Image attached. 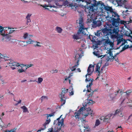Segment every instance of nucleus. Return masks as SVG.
Returning a JSON list of instances; mask_svg holds the SVG:
<instances>
[{
  "instance_id": "nucleus-1",
  "label": "nucleus",
  "mask_w": 132,
  "mask_h": 132,
  "mask_svg": "<svg viewBox=\"0 0 132 132\" xmlns=\"http://www.w3.org/2000/svg\"><path fill=\"white\" fill-rule=\"evenodd\" d=\"M119 17V16L118 17L113 16L110 18L112 25L114 27H116V28L112 27L108 29L104 28L102 29L101 31H97L95 34V35L100 37L111 36L112 38H117L118 35L119 31L118 26L120 25V19L118 18Z\"/></svg>"
},
{
  "instance_id": "nucleus-2",
  "label": "nucleus",
  "mask_w": 132,
  "mask_h": 132,
  "mask_svg": "<svg viewBox=\"0 0 132 132\" xmlns=\"http://www.w3.org/2000/svg\"><path fill=\"white\" fill-rule=\"evenodd\" d=\"M77 23H78L79 24V27L77 33L73 36V38L79 43L80 42L81 40H80V41H78V40L82 38L81 34L83 35H86V32L87 31V28H85L82 18L80 17L79 18V20L77 21Z\"/></svg>"
},
{
  "instance_id": "nucleus-3",
  "label": "nucleus",
  "mask_w": 132,
  "mask_h": 132,
  "mask_svg": "<svg viewBox=\"0 0 132 132\" xmlns=\"http://www.w3.org/2000/svg\"><path fill=\"white\" fill-rule=\"evenodd\" d=\"M61 115L60 117L58 118L56 120H54V124L56 125V126L53 129V128H49L47 132H59L61 130L62 126L64 125V120L63 119L60 120Z\"/></svg>"
},
{
  "instance_id": "nucleus-4",
  "label": "nucleus",
  "mask_w": 132,
  "mask_h": 132,
  "mask_svg": "<svg viewBox=\"0 0 132 132\" xmlns=\"http://www.w3.org/2000/svg\"><path fill=\"white\" fill-rule=\"evenodd\" d=\"M68 89L65 88L62 89V92L59 96L61 99L60 101L62 104L61 106L64 104L65 103L66 99V96H65V94L68 92Z\"/></svg>"
},
{
  "instance_id": "nucleus-5",
  "label": "nucleus",
  "mask_w": 132,
  "mask_h": 132,
  "mask_svg": "<svg viewBox=\"0 0 132 132\" xmlns=\"http://www.w3.org/2000/svg\"><path fill=\"white\" fill-rule=\"evenodd\" d=\"M84 109L86 111V112L85 114H84V115L85 117H87L88 115H90L91 116H93L94 115V114L93 113V110H91L90 108L88 107V108L85 109L84 107H81V108L78 111V113L81 114V112H83Z\"/></svg>"
},
{
  "instance_id": "nucleus-6",
  "label": "nucleus",
  "mask_w": 132,
  "mask_h": 132,
  "mask_svg": "<svg viewBox=\"0 0 132 132\" xmlns=\"http://www.w3.org/2000/svg\"><path fill=\"white\" fill-rule=\"evenodd\" d=\"M81 54H76L75 56V61L76 62L77 64H75L74 66H73L72 67L70 68V69H71V71H75L76 68H77L79 64V61L80 60L81 57Z\"/></svg>"
},
{
  "instance_id": "nucleus-7",
  "label": "nucleus",
  "mask_w": 132,
  "mask_h": 132,
  "mask_svg": "<svg viewBox=\"0 0 132 132\" xmlns=\"http://www.w3.org/2000/svg\"><path fill=\"white\" fill-rule=\"evenodd\" d=\"M32 36L31 35H29L27 33H26L24 34L23 38L24 39L27 40L26 42L27 44H33L34 41L32 40L30 38Z\"/></svg>"
},
{
  "instance_id": "nucleus-8",
  "label": "nucleus",
  "mask_w": 132,
  "mask_h": 132,
  "mask_svg": "<svg viewBox=\"0 0 132 132\" xmlns=\"http://www.w3.org/2000/svg\"><path fill=\"white\" fill-rule=\"evenodd\" d=\"M101 63H98L96 65L95 68V71L97 73H102L103 72V70L104 67H102L100 70V67L101 66Z\"/></svg>"
},
{
  "instance_id": "nucleus-9",
  "label": "nucleus",
  "mask_w": 132,
  "mask_h": 132,
  "mask_svg": "<svg viewBox=\"0 0 132 132\" xmlns=\"http://www.w3.org/2000/svg\"><path fill=\"white\" fill-rule=\"evenodd\" d=\"M104 44L105 46H107L108 45H109L110 47L111 48L113 47L114 46L113 42H112L109 39H104Z\"/></svg>"
},
{
  "instance_id": "nucleus-10",
  "label": "nucleus",
  "mask_w": 132,
  "mask_h": 132,
  "mask_svg": "<svg viewBox=\"0 0 132 132\" xmlns=\"http://www.w3.org/2000/svg\"><path fill=\"white\" fill-rule=\"evenodd\" d=\"M94 67V66L92 64H90L89 65L87 70V72L88 73L86 75V78H87V75H91L93 71Z\"/></svg>"
},
{
  "instance_id": "nucleus-11",
  "label": "nucleus",
  "mask_w": 132,
  "mask_h": 132,
  "mask_svg": "<svg viewBox=\"0 0 132 132\" xmlns=\"http://www.w3.org/2000/svg\"><path fill=\"white\" fill-rule=\"evenodd\" d=\"M90 81V82L89 83V85H87L86 87L87 88H88V87H90V89L89 90L88 89L87 90V92H90L91 91V86L93 84L92 83L93 79H92L89 78L88 79L87 78H86L85 79V81L86 82H87V81Z\"/></svg>"
},
{
  "instance_id": "nucleus-12",
  "label": "nucleus",
  "mask_w": 132,
  "mask_h": 132,
  "mask_svg": "<svg viewBox=\"0 0 132 132\" xmlns=\"http://www.w3.org/2000/svg\"><path fill=\"white\" fill-rule=\"evenodd\" d=\"M9 66L12 70H14L16 69H18V68L19 67H21V66L20 65V64L19 63L15 62L13 63H11L10 65H9Z\"/></svg>"
},
{
  "instance_id": "nucleus-13",
  "label": "nucleus",
  "mask_w": 132,
  "mask_h": 132,
  "mask_svg": "<svg viewBox=\"0 0 132 132\" xmlns=\"http://www.w3.org/2000/svg\"><path fill=\"white\" fill-rule=\"evenodd\" d=\"M108 54H109V56H108L106 59L107 61H110L112 62L114 59V56H113L112 52L111 51H109L108 52Z\"/></svg>"
},
{
  "instance_id": "nucleus-14",
  "label": "nucleus",
  "mask_w": 132,
  "mask_h": 132,
  "mask_svg": "<svg viewBox=\"0 0 132 132\" xmlns=\"http://www.w3.org/2000/svg\"><path fill=\"white\" fill-rule=\"evenodd\" d=\"M14 28H11L9 27H6L5 29V33H8V34H11L13 32H14V31H15V30H10V29H13Z\"/></svg>"
},
{
  "instance_id": "nucleus-15",
  "label": "nucleus",
  "mask_w": 132,
  "mask_h": 132,
  "mask_svg": "<svg viewBox=\"0 0 132 132\" xmlns=\"http://www.w3.org/2000/svg\"><path fill=\"white\" fill-rule=\"evenodd\" d=\"M118 4V6H121L122 5H124L126 0H115Z\"/></svg>"
},
{
  "instance_id": "nucleus-16",
  "label": "nucleus",
  "mask_w": 132,
  "mask_h": 132,
  "mask_svg": "<svg viewBox=\"0 0 132 132\" xmlns=\"http://www.w3.org/2000/svg\"><path fill=\"white\" fill-rule=\"evenodd\" d=\"M78 5L76 3H71L69 5V7H71L72 9L74 10H77V7H78Z\"/></svg>"
},
{
  "instance_id": "nucleus-17",
  "label": "nucleus",
  "mask_w": 132,
  "mask_h": 132,
  "mask_svg": "<svg viewBox=\"0 0 132 132\" xmlns=\"http://www.w3.org/2000/svg\"><path fill=\"white\" fill-rule=\"evenodd\" d=\"M93 23L95 27H99L102 24V22L100 20H97L96 21H94Z\"/></svg>"
},
{
  "instance_id": "nucleus-18",
  "label": "nucleus",
  "mask_w": 132,
  "mask_h": 132,
  "mask_svg": "<svg viewBox=\"0 0 132 132\" xmlns=\"http://www.w3.org/2000/svg\"><path fill=\"white\" fill-rule=\"evenodd\" d=\"M63 4L64 6H69L70 3V0H62Z\"/></svg>"
},
{
  "instance_id": "nucleus-19",
  "label": "nucleus",
  "mask_w": 132,
  "mask_h": 132,
  "mask_svg": "<svg viewBox=\"0 0 132 132\" xmlns=\"http://www.w3.org/2000/svg\"><path fill=\"white\" fill-rule=\"evenodd\" d=\"M47 118L46 119V121L45 122V123L43 124V126H44L45 128H46V125L47 124H49L51 121L50 117H49V116H47Z\"/></svg>"
},
{
  "instance_id": "nucleus-20",
  "label": "nucleus",
  "mask_w": 132,
  "mask_h": 132,
  "mask_svg": "<svg viewBox=\"0 0 132 132\" xmlns=\"http://www.w3.org/2000/svg\"><path fill=\"white\" fill-rule=\"evenodd\" d=\"M93 54L97 56L98 57H100L102 56V55H100L99 54V52L98 50H96L93 52Z\"/></svg>"
},
{
  "instance_id": "nucleus-21",
  "label": "nucleus",
  "mask_w": 132,
  "mask_h": 132,
  "mask_svg": "<svg viewBox=\"0 0 132 132\" xmlns=\"http://www.w3.org/2000/svg\"><path fill=\"white\" fill-rule=\"evenodd\" d=\"M102 118L103 119V121L105 122H108V121L110 119V117L109 115H107L105 117H103L101 118V120H102Z\"/></svg>"
},
{
  "instance_id": "nucleus-22",
  "label": "nucleus",
  "mask_w": 132,
  "mask_h": 132,
  "mask_svg": "<svg viewBox=\"0 0 132 132\" xmlns=\"http://www.w3.org/2000/svg\"><path fill=\"white\" fill-rule=\"evenodd\" d=\"M5 32L3 33V35H2L3 36L4 38L5 39H10L11 36L9 35V34L8 33H5Z\"/></svg>"
},
{
  "instance_id": "nucleus-23",
  "label": "nucleus",
  "mask_w": 132,
  "mask_h": 132,
  "mask_svg": "<svg viewBox=\"0 0 132 132\" xmlns=\"http://www.w3.org/2000/svg\"><path fill=\"white\" fill-rule=\"evenodd\" d=\"M115 115L117 114L118 116H123L122 112L120 109L116 110L115 112Z\"/></svg>"
},
{
  "instance_id": "nucleus-24",
  "label": "nucleus",
  "mask_w": 132,
  "mask_h": 132,
  "mask_svg": "<svg viewBox=\"0 0 132 132\" xmlns=\"http://www.w3.org/2000/svg\"><path fill=\"white\" fill-rule=\"evenodd\" d=\"M88 38L92 42H94L95 41V37L92 35H89Z\"/></svg>"
},
{
  "instance_id": "nucleus-25",
  "label": "nucleus",
  "mask_w": 132,
  "mask_h": 132,
  "mask_svg": "<svg viewBox=\"0 0 132 132\" xmlns=\"http://www.w3.org/2000/svg\"><path fill=\"white\" fill-rule=\"evenodd\" d=\"M88 101L87 104L88 105H91L93 104L94 103H95L94 102H93V100L90 99H89V97H88L87 98Z\"/></svg>"
},
{
  "instance_id": "nucleus-26",
  "label": "nucleus",
  "mask_w": 132,
  "mask_h": 132,
  "mask_svg": "<svg viewBox=\"0 0 132 132\" xmlns=\"http://www.w3.org/2000/svg\"><path fill=\"white\" fill-rule=\"evenodd\" d=\"M21 108L22 109H23V112H29V111L28 110V109L26 107V106H23L22 107H21Z\"/></svg>"
},
{
  "instance_id": "nucleus-27",
  "label": "nucleus",
  "mask_w": 132,
  "mask_h": 132,
  "mask_svg": "<svg viewBox=\"0 0 132 132\" xmlns=\"http://www.w3.org/2000/svg\"><path fill=\"white\" fill-rule=\"evenodd\" d=\"M55 29L57 32L59 33H61L62 31V29L59 27H57Z\"/></svg>"
},
{
  "instance_id": "nucleus-28",
  "label": "nucleus",
  "mask_w": 132,
  "mask_h": 132,
  "mask_svg": "<svg viewBox=\"0 0 132 132\" xmlns=\"http://www.w3.org/2000/svg\"><path fill=\"white\" fill-rule=\"evenodd\" d=\"M4 28L1 26H0V34L1 35H3V33L5 32V30Z\"/></svg>"
},
{
  "instance_id": "nucleus-29",
  "label": "nucleus",
  "mask_w": 132,
  "mask_h": 132,
  "mask_svg": "<svg viewBox=\"0 0 132 132\" xmlns=\"http://www.w3.org/2000/svg\"><path fill=\"white\" fill-rule=\"evenodd\" d=\"M129 47V45H125L124 47L122 48V50L120 51V52H121L123 51L126 49L128 48Z\"/></svg>"
},
{
  "instance_id": "nucleus-30",
  "label": "nucleus",
  "mask_w": 132,
  "mask_h": 132,
  "mask_svg": "<svg viewBox=\"0 0 132 132\" xmlns=\"http://www.w3.org/2000/svg\"><path fill=\"white\" fill-rule=\"evenodd\" d=\"M82 125L85 127V126H88V121H86V120H84L82 121Z\"/></svg>"
},
{
  "instance_id": "nucleus-31",
  "label": "nucleus",
  "mask_w": 132,
  "mask_h": 132,
  "mask_svg": "<svg viewBox=\"0 0 132 132\" xmlns=\"http://www.w3.org/2000/svg\"><path fill=\"white\" fill-rule=\"evenodd\" d=\"M85 131H86L87 132H90V129L89 127V126H85Z\"/></svg>"
},
{
  "instance_id": "nucleus-32",
  "label": "nucleus",
  "mask_w": 132,
  "mask_h": 132,
  "mask_svg": "<svg viewBox=\"0 0 132 132\" xmlns=\"http://www.w3.org/2000/svg\"><path fill=\"white\" fill-rule=\"evenodd\" d=\"M43 81V79L40 77H39L38 78V81L37 82L38 84H40Z\"/></svg>"
},
{
  "instance_id": "nucleus-33",
  "label": "nucleus",
  "mask_w": 132,
  "mask_h": 132,
  "mask_svg": "<svg viewBox=\"0 0 132 132\" xmlns=\"http://www.w3.org/2000/svg\"><path fill=\"white\" fill-rule=\"evenodd\" d=\"M41 99L42 102L43 100H44L45 99L46 100L48 99V97L47 96H42L41 97Z\"/></svg>"
},
{
  "instance_id": "nucleus-34",
  "label": "nucleus",
  "mask_w": 132,
  "mask_h": 132,
  "mask_svg": "<svg viewBox=\"0 0 132 132\" xmlns=\"http://www.w3.org/2000/svg\"><path fill=\"white\" fill-rule=\"evenodd\" d=\"M80 130L81 132H84L85 131V127L84 126H82L80 128Z\"/></svg>"
},
{
  "instance_id": "nucleus-35",
  "label": "nucleus",
  "mask_w": 132,
  "mask_h": 132,
  "mask_svg": "<svg viewBox=\"0 0 132 132\" xmlns=\"http://www.w3.org/2000/svg\"><path fill=\"white\" fill-rule=\"evenodd\" d=\"M120 23V24H125L126 23V22L125 21L123 20H121L120 19V21H119Z\"/></svg>"
},
{
  "instance_id": "nucleus-36",
  "label": "nucleus",
  "mask_w": 132,
  "mask_h": 132,
  "mask_svg": "<svg viewBox=\"0 0 132 132\" xmlns=\"http://www.w3.org/2000/svg\"><path fill=\"white\" fill-rule=\"evenodd\" d=\"M100 124V121L98 119L96 120V122L95 123V126H98Z\"/></svg>"
},
{
  "instance_id": "nucleus-37",
  "label": "nucleus",
  "mask_w": 132,
  "mask_h": 132,
  "mask_svg": "<svg viewBox=\"0 0 132 132\" xmlns=\"http://www.w3.org/2000/svg\"><path fill=\"white\" fill-rule=\"evenodd\" d=\"M132 92V90H128L126 92V93L128 95H129L130 94V93Z\"/></svg>"
},
{
  "instance_id": "nucleus-38",
  "label": "nucleus",
  "mask_w": 132,
  "mask_h": 132,
  "mask_svg": "<svg viewBox=\"0 0 132 132\" xmlns=\"http://www.w3.org/2000/svg\"><path fill=\"white\" fill-rule=\"evenodd\" d=\"M58 70L57 69L55 70H52L50 71V72L53 73H57L58 72Z\"/></svg>"
},
{
  "instance_id": "nucleus-39",
  "label": "nucleus",
  "mask_w": 132,
  "mask_h": 132,
  "mask_svg": "<svg viewBox=\"0 0 132 132\" xmlns=\"http://www.w3.org/2000/svg\"><path fill=\"white\" fill-rule=\"evenodd\" d=\"M25 71V70H23L22 69V67H21V69H18V71L19 73H21L23 72H24Z\"/></svg>"
},
{
  "instance_id": "nucleus-40",
  "label": "nucleus",
  "mask_w": 132,
  "mask_h": 132,
  "mask_svg": "<svg viewBox=\"0 0 132 132\" xmlns=\"http://www.w3.org/2000/svg\"><path fill=\"white\" fill-rule=\"evenodd\" d=\"M122 42V39H118L117 40V45H118L121 42Z\"/></svg>"
},
{
  "instance_id": "nucleus-41",
  "label": "nucleus",
  "mask_w": 132,
  "mask_h": 132,
  "mask_svg": "<svg viewBox=\"0 0 132 132\" xmlns=\"http://www.w3.org/2000/svg\"><path fill=\"white\" fill-rule=\"evenodd\" d=\"M80 114L77 112V114L75 115V117L76 118H79V115Z\"/></svg>"
},
{
  "instance_id": "nucleus-42",
  "label": "nucleus",
  "mask_w": 132,
  "mask_h": 132,
  "mask_svg": "<svg viewBox=\"0 0 132 132\" xmlns=\"http://www.w3.org/2000/svg\"><path fill=\"white\" fill-rule=\"evenodd\" d=\"M31 14H28L26 16V18L27 19H30V17L31 16Z\"/></svg>"
},
{
  "instance_id": "nucleus-43",
  "label": "nucleus",
  "mask_w": 132,
  "mask_h": 132,
  "mask_svg": "<svg viewBox=\"0 0 132 132\" xmlns=\"http://www.w3.org/2000/svg\"><path fill=\"white\" fill-rule=\"evenodd\" d=\"M54 113H53L51 114H46L47 116H49V117H50L53 116L54 115Z\"/></svg>"
},
{
  "instance_id": "nucleus-44",
  "label": "nucleus",
  "mask_w": 132,
  "mask_h": 132,
  "mask_svg": "<svg viewBox=\"0 0 132 132\" xmlns=\"http://www.w3.org/2000/svg\"><path fill=\"white\" fill-rule=\"evenodd\" d=\"M45 129V128H41L40 129L38 130L37 131V132H41V131L44 130Z\"/></svg>"
},
{
  "instance_id": "nucleus-45",
  "label": "nucleus",
  "mask_w": 132,
  "mask_h": 132,
  "mask_svg": "<svg viewBox=\"0 0 132 132\" xmlns=\"http://www.w3.org/2000/svg\"><path fill=\"white\" fill-rule=\"evenodd\" d=\"M9 61H10L9 62V65H10L11 63L12 64L13 63L15 62L14 61L12 60H9Z\"/></svg>"
},
{
  "instance_id": "nucleus-46",
  "label": "nucleus",
  "mask_w": 132,
  "mask_h": 132,
  "mask_svg": "<svg viewBox=\"0 0 132 132\" xmlns=\"http://www.w3.org/2000/svg\"><path fill=\"white\" fill-rule=\"evenodd\" d=\"M4 59L6 60H9V58L6 56H5Z\"/></svg>"
},
{
  "instance_id": "nucleus-47",
  "label": "nucleus",
  "mask_w": 132,
  "mask_h": 132,
  "mask_svg": "<svg viewBox=\"0 0 132 132\" xmlns=\"http://www.w3.org/2000/svg\"><path fill=\"white\" fill-rule=\"evenodd\" d=\"M94 92V91L92 92L90 94L88 95V97L89 98L90 97H91L93 95V93Z\"/></svg>"
},
{
  "instance_id": "nucleus-48",
  "label": "nucleus",
  "mask_w": 132,
  "mask_h": 132,
  "mask_svg": "<svg viewBox=\"0 0 132 132\" xmlns=\"http://www.w3.org/2000/svg\"><path fill=\"white\" fill-rule=\"evenodd\" d=\"M40 6H42V7H45V9H47V10H48V8L45 7H48V6L47 5H46V6H44V5H40Z\"/></svg>"
},
{
  "instance_id": "nucleus-49",
  "label": "nucleus",
  "mask_w": 132,
  "mask_h": 132,
  "mask_svg": "<svg viewBox=\"0 0 132 132\" xmlns=\"http://www.w3.org/2000/svg\"><path fill=\"white\" fill-rule=\"evenodd\" d=\"M122 99L121 98H120V100L121 101V104H122L123 103V102H124V101L125 100V98H123L122 100H121Z\"/></svg>"
},
{
  "instance_id": "nucleus-50",
  "label": "nucleus",
  "mask_w": 132,
  "mask_h": 132,
  "mask_svg": "<svg viewBox=\"0 0 132 132\" xmlns=\"http://www.w3.org/2000/svg\"><path fill=\"white\" fill-rule=\"evenodd\" d=\"M120 93H122V91L121 90H119L116 93V95H117V94H118V93H119V92Z\"/></svg>"
},
{
  "instance_id": "nucleus-51",
  "label": "nucleus",
  "mask_w": 132,
  "mask_h": 132,
  "mask_svg": "<svg viewBox=\"0 0 132 132\" xmlns=\"http://www.w3.org/2000/svg\"><path fill=\"white\" fill-rule=\"evenodd\" d=\"M31 22V20L30 19H27V25L28 24V22Z\"/></svg>"
},
{
  "instance_id": "nucleus-52",
  "label": "nucleus",
  "mask_w": 132,
  "mask_h": 132,
  "mask_svg": "<svg viewBox=\"0 0 132 132\" xmlns=\"http://www.w3.org/2000/svg\"><path fill=\"white\" fill-rule=\"evenodd\" d=\"M33 66V64H29V65H27V67L28 68H29L30 67H31L32 66Z\"/></svg>"
},
{
  "instance_id": "nucleus-53",
  "label": "nucleus",
  "mask_w": 132,
  "mask_h": 132,
  "mask_svg": "<svg viewBox=\"0 0 132 132\" xmlns=\"http://www.w3.org/2000/svg\"><path fill=\"white\" fill-rule=\"evenodd\" d=\"M0 54V59H1V58H2V59L3 58V59H4L5 56H4L3 55H1V54Z\"/></svg>"
},
{
  "instance_id": "nucleus-54",
  "label": "nucleus",
  "mask_w": 132,
  "mask_h": 132,
  "mask_svg": "<svg viewBox=\"0 0 132 132\" xmlns=\"http://www.w3.org/2000/svg\"><path fill=\"white\" fill-rule=\"evenodd\" d=\"M34 46L35 47H36L37 46V47H40L41 46V45H40L37 44H36V45H34Z\"/></svg>"
},
{
  "instance_id": "nucleus-55",
  "label": "nucleus",
  "mask_w": 132,
  "mask_h": 132,
  "mask_svg": "<svg viewBox=\"0 0 132 132\" xmlns=\"http://www.w3.org/2000/svg\"><path fill=\"white\" fill-rule=\"evenodd\" d=\"M129 19H130V20L129 21V22L130 23H132V17L130 18Z\"/></svg>"
},
{
  "instance_id": "nucleus-56",
  "label": "nucleus",
  "mask_w": 132,
  "mask_h": 132,
  "mask_svg": "<svg viewBox=\"0 0 132 132\" xmlns=\"http://www.w3.org/2000/svg\"><path fill=\"white\" fill-rule=\"evenodd\" d=\"M73 73H71L69 74V76L68 77V78H70L71 76H72Z\"/></svg>"
},
{
  "instance_id": "nucleus-57",
  "label": "nucleus",
  "mask_w": 132,
  "mask_h": 132,
  "mask_svg": "<svg viewBox=\"0 0 132 132\" xmlns=\"http://www.w3.org/2000/svg\"><path fill=\"white\" fill-rule=\"evenodd\" d=\"M109 64L108 63L106 62L104 65V66H108L109 65Z\"/></svg>"
},
{
  "instance_id": "nucleus-58",
  "label": "nucleus",
  "mask_w": 132,
  "mask_h": 132,
  "mask_svg": "<svg viewBox=\"0 0 132 132\" xmlns=\"http://www.w3.org/2000/svg\"><path fill=\"white\" fill-rule=\"evenodd\" d=\"M125 42H122L121 45L120 46V47L121 46H123V45H125Z\"/></svg>"
},
{
  "instance_id": "nucleus-59",
  "label": "nucleus",
  "mask_w": 132,
  "mask_h": 132,
  "mask_svg": "<svg viewBox=\"0 0 132 132\" xmlns=\"http://www.w3.org/2000/svg\"><path fill=\"white\" fill-rule=\"evenodd\" d=\"M73 91H72L70 93V94L71 95H72L73 94Z\"/></svg>"
},
{
  "instance_id": "nucleus-60",
  "label": "nucleus",
  "mask_w": 132,
  "mask_h": 132,
  "mask_svg": "<svg viewBox=\"0 0 132 132\" xmlns=\"http://www.w3.org/2000/svg\"><path fill=\"white\" fill-rule=\"evenodd\" d=\"M128 105L130 106H131L132 107V102L130 104V103L129 102V104Z\"/></svg>"
},
{
  "instance_id": "nucleus-61",
  "label": "nucleus",
  "mask_w": 132,
  "mask_h": 132,
  "mask_svg": "<svg viewBox=\"0 0 132 132\" xmlns=\"http://www.w3.org/2000/svg\"><path fill=\"white\" fill-rule=\"evenodd\" d=\"M21 102V100H20L18 102V104L20 103Z\"/></svg>"
},
{
  "instance_id": "nucleus-62",
  "label": "nucleus",
  "mask_w": 132,
  "mask_h": 132,
  "mask_svg": "<svg viewBox=\"0 0 132 132\" xmlns=\"http://www.w3.org/2000/svg\"><path fill=\"white\" fill-rule=\"evenodd\" d=\"M27 81V80L26 79H25V80H22L21 81V82L22 83L23 82H25L26 81Z\"/></svg>"
},
{
  "instance_id": "nucleus-63",
  "label": "nucleus",
  "mask_w": 132,
  "mask_h": 132,
  "mask_svg": "<svg viewBox=\"0 0 132 132\" xmlns=\"http://www.w3.org/2000/svg\"><path fill=\"white\" fill-rule=\"evenodd\" d=\"M78 72H81V70L79 68H78L77 69Z\"/></svg>"
},
{
  "instance_id": "nucleus-64",
  "label": "nucleus",
  "mask_w": 132,
  "mask_h": 132,
  "mask_svg": "<svg viewBox=\"0 0 132 132\" xmlns=\"http://www.w3.org/2000/svg\"><path fill=\"white\" fill-rule=\"evenodd\" d=\"M5 132H10V130H6Z\"/></svg>"
}]
</instances>
